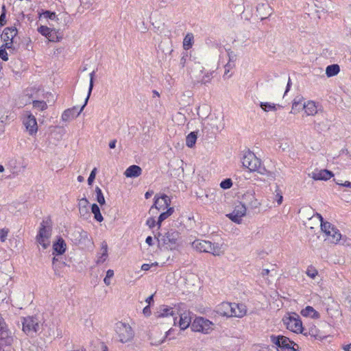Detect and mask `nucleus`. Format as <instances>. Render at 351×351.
Here are the masks:
<instances>
[{
    "mask_svg": "<svg viewBox=\"0 0 351 351\" xmlns=\"http://www.w3.org/2000/svg\"><path fill=\"white\" fill-rule=\"evenodd\" d=\"M191 245L193 249L199 252L210 253L213 256H220L224 252L223 244L211 243L209 241L196 239Z\"/></svg>",
    "mask_w": 351,
    "mask_h": 351,
    "instance_id": "nucleus-1",
    "label": "nucleus"
},
{
    "mask_svg": "<svg viewBox=\"0 0 351 351\" xmlns=\"http://www.w3.org/2000/svg\"><path fill=\"white\" fill-rule=\"evenodd\" d=\"M23 331L27 335L40 332L43 330V318L39 316H28L22 318Z\"/></svg>",
    "mask_w": 351,
    "mask_h": 351,
    "instance_id": "nucleus-2",
    "label": "nucleus"
},
{
    "mask_svg": "<svg viewBox=\"0 0 351 351\" xmlns=\"http://www.w3.org/2000/svg\"><path fill=\"white\" fill-rule=\"evenodd\" d=\"M242 164L250 171H257L261 175L267 174V169L261 165V160L251 151H246L242 157Z\"/></svg>",
    "mask_w": 351,
    "mask_h": 351,
    "instance_id": "nucleus-3",
    "label": "nucleus"
},
{
    "mask_svg": "<svg viewBox=\"0 0 351 351\" xmlns=\"http://www.w3.org/2000/svg\"><path fill=\"white\" fill-rule=\"evenodd\" d=\"M155 237L158 241L159 246H162L166 250H173L178 246V241L180 237L178 231L171 230L165 234L158 232Z\"/></svg>",
    "mask_w": 351,
    "mask_h": 351,
    "instance_id": "nucleus-4",
    "label": "nucleus"
},
{
    "mask_svg": "<svg viewBox=\"0 0 351 351\" xmlns=\"http://www.w3.org/2000/svg\"><path fill=\"white\" fill-rule=\"evenodd\" d=\"M18 34V29L16 27H5L1 35V38L5 43L4 46L10 50V52L16 51V48L14 46L16 43L14 38Z\"/></svg>",
    "mask_w": 351,
    "mask_h": 351,
    "instance_id": "nucleus-5",
    "label": "nucleus"
},
{
    "mask_svg": "<svg viewBox=\"0 0 351 351\" xmlns=\"http://www.w3.org/2000/svg\"><path fill=\"white\" fill-rule=\"evenodd\" d=\"M214 324L209 319L197 317L191 324V328L193 331L199 332L204 334H209L213 330Z\"/></svg>",
    "mask_w": 351,
    "mask_h": 351,
    "instance_id": "nucleus-6",
    "label": "nucleus"
},
{
    "mask_svg": "<svg viewBox=\"0 0 351 351\" xmlns=\"http://www.w3.org/2000/svg\"><path fill=\"white\" fill-rule=\"evenodd\" d=\"M282 321L288 330L295 333H303L302 322L298 314L295 313L289 314L288 317H285Z\"/></svg>",
    "mask_w": 351,
    "mask_h": 351,
    "instance_id": "nucleus-7",
    "label": "nucleus"
},
{
    "mask_svg": "<svg viewBox=\"0 0 351 351\" xmlns=\"http://www.w3.org/2000/svg\"><path fill=\"white\" fill-rule=\"evenodd\" d=\"M154 199V204L149 211V213L152 215L156 214L158 211L164 210L165 208L167 209L170 207L171 199L166 194H162L160 196L156 195Z\"/></svg>",
    "mask_w": 351,
    "mask_h": 351,
    "instance_id": "nucleus-8",
    "label": "nucleus"
},
{
    "mask_svg": "<svg viewBox=\"0 0 351 351\" xmlns=\"http://www.w3.org/2000/svg\"><path fill=\"white\" fill-rule=\"evenodd\" d=\"M270 339L271 341L276 346V349L277 351H279L278 348L284 350H288V351H290L294 346L299 348L297 343L283 335L276 336L272 335L270 336Z\"/></svg>",
    "mask_w": 351,
    "mask_h": 351,
    "instance_id": "nucleus-9",
    "label": "nucleus"
},
{
    "mask_svg": "<svg viewBox=\"0 0 351 351\" xmlns=\"http://www.w3.org/2000/svg\"><path fill=\"white\" fill-rule=\"evenodd\" d=\"M13 337L8 329L4 319L0 317V351H4V346H11Z\"/></svg>",
    "mask_w": 351,
    "mask_h": 351,
    "instance_id": "nucleus-10",
    "label": "nucleus"
},
{
    "mask_svg": "<svg viewBox=\"0 0 351 351\" xmlns=\"http://www.w3.org/2000/svg\"><path fill=\"white\" fill-rule=\"evenodd\" d=\"M322 230L327 235L328 239L333 243H337L340 241L341 234L339 230L335 228L333 225L328 221H322L321 223Z\"/></svg>",
    "mask_w": 351,
    "mask_h": 351,
    "instance_id": "nucleus-11",
    "label": "nucleus"
},
{
    "mask_svg": "<svg viewBox=\"0 0 351 351\" xmlns=\"http://www.w3.org/2000/svg\"><path fill=\"white\" fill-rule=\"evenodd\" d=\"M116 331L119 336V341L121 343L128 342L134 337L132 328L130 326V325L123 322L117 324Z\"/></svg>",
    "mask_w": 351,
    "mask_h": 351,
    "instance_id": "nucleus-12",
    "label": "nucleus"
},
{
    "mask_svg": "<svg viewBox=\"0 0 351 351\" xmlns=\"http://www.w3.org/2000/svg\"><path fill=\"white\" fill-rule=\"evenodd\" d=\"M45 223V221H43L41 223L38 233L36 236V241L40 245H42L43 249H47L49 245V242L48 241V239L50 237V232L49 230H47Z\"/></svg>",
    "mask_w": 351,
    "mask_h": 351,
    "instance_id": "nucleus-13",
    "label": "nucleus"
},
{
    "mask_svg": "<svg viewBox=\"0 0 351 351\" xmlns=\"http://www.w3.org/2000/svg\"><path fill=\"white\" fill-rule=\"evenodd\" d=\"M23 123L30 135L32 136L37 132L38 125L36 119L30 112H27Z\"/></svg>",
    "mask_w": 351,
    "mask_h": 351,
    "instance_id": "nucleus-14",
    "label": "nucleus"
},
{
    "mask_svg": "<svg viewBox=\"0 0 351 351\" xmlns=\"http://www.w3.org/2000/svg\"><path fill=\"white\" fill-rule=\"evenodd\" d=\"M70 239L75 244L85 243L86 241L88 240V234L82 228L77 227L70 233Z\"/></svg>",
    "mask_w": 351,
    "mask_h": 351,
    "instance_id": "nucleus-15",
    "label": "nucleus"
},
{
    "mask_svg": "<svg viewBox=\"0 0 351 351\" xmlns=\"http://www.w3.org/2000/svg\"><path fill=\"white\" fill-rule=\"evenodd\" d=\"M247 208L245 206L240 202L238 205H236L234 210L227 215V217L233 222L240 223L242 217L245 215Z\"/></svg>",
    "mask_w": 351,
    "mask_h": 351,
    "instance_id": "nucleus-16",
    "label": "nucleus"
},
{
    "mask_svg": "<svg viewBox=\"0 0 351 351\" xmlns=\"http://www.w3.org/2000/svg\"><path fill=\"white\" fill-rule=\"evenodd\" d=\"M214 312L222 317H233L234 308L232 302H223L216 306Z\"/></svg>",
    "mask_w": 351,
    "mask_h": 351,
    "instance_id": "nucleus-17",
    "label": "nucleus"
},
{
    "mask_svg": "<svg viewBox=\"0 0 351 351\" xmlns=\"http://www.w3.org/2000/svg\"><path fill=\"white\" fill-rule=\"evenodd\" d=\"M88 99L86 97L84 104L81 106L80 109L78 110V107L74 106L72 108L64 110L62 114V119L64 121H68L77 117L81 112L83 110L84 107L88 103Z\"/></svg>",
    "mask_w": 351,
    "mask_h": 351,
    "instance_id": "nucleus-18",
    "label": "nucleus"
},
{
    "mask_svg": "<svg viewBox=\"0 0 351 351\" xmlns=\"http://www.w3.org/2000/svg\"><path fill=\"white\" fill-rule=\"evenodd\" d=\"M241 203L246 208L251 209L257 208L261 205L259 201L256 199L254 193L251 192H247L243 195Z\"/></svg>",
    "mask_w": 351,
    "mask_h": 351,
    "instance_id": "nucleus-19",
    "label": "nucleus"
},
{
    "mask_svg": "<svg viewBox=\"0 0 351 351\" xmlns=\"http://www.w3.org/2000/svg\"><path fill=\"white\" fill-rule=\"evenodd\" d=\"M272 13V8L268 3H259L256 6V16L261 20L268 18Z\"/></svg>",
    "mask_w": 351,
    "mask_h": 351,
    "instance_id": "nucleus-20",
    "label": "nucleus"
},
{
    "mask_svg": "<svg viewBox=\"0 0 351 351\" xmlns=\"http://www.w3.org/2000/svg\"><path fill=\"white\" fill-rule=\"evenodd\" d=\"M311 176L315 180H328L333 177L334 174L328 169H315L311 173Z\"/></svg>",
    "mask_w": 351,
    "mask_h": 351,
    "instance_id": "nucleus-21",
    "label": "nucleus"
},
{
    "mask_svg": "<svg viewBox=\"0 0 351 351\" xmlns=\"http://www.w3.org/2000/svg\"><path fill=\"white\" fill-rule=\"evenodd\" d=\"M157 317H165L172 316L173 317L174 322L177 319V317H175L176 313H174L173 308L171 307H169L167 306H161L160 308L156 313Z\"/></svg>",
    "mask_w": 351,
    "mask_h": 351,
    "instance_id": "nucleus-22",
    "label": "nucleus"
},
{
    "mask_svg": "<svg viewBox=\"0 0 351 351\" xmlns=\"http://www.w3.org/2000/svg\"><path fill=\"white\" fill-rule=\"evenodd\" d=\"M53 254L62 255L66 251V243L64 240L60 237L53 245Z\"/></svg>",
    "mask_w": 351,
    "mask_h": 351,
    "instance_id": "nucleus-23",
    "label": "nucleus"
},
{
    "mask_svg": "<svg viewBox=\"0 0 351 351\" xmlns=\"http://www.w3.org/2000/svg\"><path fill=\"white\" fill-rule=\"evenodd\" d=\"M142 173V169L136 165H132L128 167L124 172V175L127 178H136Z\"/></svg>",
    "mask_w": 351,
    "mask_h": 351,
    "instance_id": "nucleus-24",
    "label": "nucleus"
},
{
    "mask_svg": "<svg viewBox=\"0 0 351 351\" xmlns=\"http://www.w3.org/2000/svg\"><path fill=\"white\" fill-rule=\"evenodd\" d=\"M232 306L234 308L233 317L241 318L244 315H246L247 313V307L245 304L243 303H232Z\"/></svg>",
    "mask_w": 351,
    "mask_h": 351,
    "instance_id": "nucleus-25",
    "label": "nucleus"
},
{
    "mask_svg": "<svg viewBox=\"0 0 351 351\" xmlns=\"http://www.w3.org/2000/svg\"><path fill=\"white\" fill-rule=\"evenodd\" d=\"M300 313L304 317L313 319H319L320 317V314L311 306H306V308L301 311Z\"/></svg>",
    "mask_w": 351,
    "mask_h": 351,
    "instance_id": "nucleus-26",
    "label": "nucleus"
},
{
    "mask_svg": "<svg viewBox=\"0 0 351 351\" xmlns=\"http://www.w3.org/2000/svg\"><path fill=\"white\" fill-rule=\"evenodd\" d=\"M173 207H169L166 211L162 210V212L159 215L157 221V226H158V228H160L162 222L164 221L169 217H170L173 213Z\"/></svg>",
    "mask_w": 351,
    "mask_h": 351,
    "instance_id": "nucleus-27",
    "label": "nucleus"
},
{
    "mask_svg": "<svg viewBox=\"0 0 351 351\" xmlns=\"http://www.w3.org/2000/svg\"><path fill=\"white\" fill-rule=\"evenodd\" d=\"M191 317L185 313L180 315L179 326L181 330L186 329L191 324Z\"/></svg>",
    "mask_w": 351,
    "mask_h": 351,
    "instance_id": "nucleus-28",
    "label": "nucleus"
},
{
    "mask_svg": "<svg viewBox=\"0 0 351 351\" xmlns=\"http://www.w3.org/2000/svg\"><path fill=\"white\" fill-rule=\"evenodd\" d=\"M340 72V66L337 64L328 65L326 69V75L328 77L337 75Z\"/></svg>",
    "mask_w": 351,
    "mask_h": 351,
    "instance_id": "nucleus-29",
    "label": "nucleus"
},
{
    "mask_svg": "<svg viewBox=\"0 0 351 351\" xmlns=\"http://www.w3.org/2000/svg\"><path fill=\"white\" fill-rule=\"evenodd\" d=\"M303 109L307 115H313L317 112V106L313 101H308L303 104Z\"/></svg>",
    "mask_w": 351,
    "mask_h": 351,
    "instance_id": "nucleus-30",
    "label": "nucleus"
},
{
    "mask_svg": "<svg viewBox=\"0 0 351 351\" xmlns=\"http://www.w3.org/2000/svg\"><path fill=\"white\" fill-rule=\"evenodd\" d=\"M197 131L190 132L186 138V145L187 147L192 148L195 146L197 138Z\"/></svg>",
    "mask_w": 351,
    "mask_h": 351,
    "instance_id": "nucleus-31",
    "label": "nucleus"
},
{
    "mask_svg": "<svg viewBox=\"0 0 351 351\" xmlns=\"http://www.w3.org/2000/svg\"><path fill=\"white\" fill-rule=\"evenodd\" d=\"M259 106L265 112L276 111L278 108L282 107L280 105L270 102H260Z\"/></svg>",
    "mask_w": 351,
    "mask_h": 351,
    "instance_id": "nucleus-32",
    "label": "nucleus"
},
{
    "mask_svg": "<svg viewBox=\"0 0 351 351\" xmlns=\"http://www.w3.org/2000/svg\"><path fill=\"white\" fill-rule=\"evenodd\" d=\"M91 212L94 215V219L98 221L101 222L104 220V217L101 213L100 208L99 206L94 203L91 206Z\"/></svg>",
    "mask_w": 351,
    "mask_h": 351,
    "instance_id": "nucleus-33",
    "label": "nucleus"
},
{
    "mask_svg": "<svg viewBox=\"0 0 351 351\" xmlns=\"http://www.w3.org/2000/svg\"><path fill=\"white\" fill-rule=\"evenodd\" d=\"M193 34L192 33H187L183 40V48L185 50H189L193 46Z\"/></svg>",
    "mask_w": 351,
    "mask_h": 351,
    "instance_id": "nucleus-34",
    "label": "nucleus"
},
{
    "mask_svg": "<svg viewBox=\"0 0 351 351\" xmlns=\"http://www.w3.org/2000/svg\"><path fill=\"white\" fill-rule=\"evenodd\" d=\"M101 255L98 258L97 261V264L103 263L108 257V245L106 241H103L101 243Z\"/></svg>",
    "mask_w": 351,
    "mask_h": 351,
    "instance_id": "nucleus-35",
    "label": "nucleus"
},
{
    "mask_svg": "<svg viewBox=\"0 0 351 351\" xmlns=\"http://www.w3.org/2000/svg\"><path fill=\"white\" fill-rule=\"evenodd\" d=\"M38 32L45 36L46 38L50 37V34L51 32H55L56 29H51L45 25H40L37 29Z\"/></svg>",
    "mask_w": 351,
    "mask_h": 351,
    "instance_id": "nucleus-36",
    "label": "nucleus"
},
{
    "mask_svg": "<svg viewBox=\"0 0 351 351\" xmlns=\"http://www.w3.org/2000/svg\"><path fill=\"white\" fill-rule=\"evenodd\" d=\"M95 192L97 202L100 204V206H103L104 204H105L106 201L101 189L99 187L97 186L95 188Z\"/></svg>",
    "mask_w": 351,
    "mask_h": 351,
    "instance_id": "nucleus-37",
    "label": "nucleus"
},
{
    "mask_svg": "<svg viewBox=\"0 0 351 351\" xmlns=\"http://www.w3.org/2000/svg\"><path fill=\"white\" fill-rule=\"evenodd\" d=\"M32 104L33 107L39 110L43 111L47 108V105L45 101L34 100Z\"/></svg>",
    "mask_w": 351,
    "mask_h": 351,
    "instance_id": "nucleus-38",
    "label": "nucleus"
},
{
    "mask_svg": "<svg viewBox=\"0 0 351 351\" xmlns=\"http://www.w3.org/2000/svg\"><path fill=\"white\" fill-rule=\"evenodd\" d=\"M40 17L43 15L45 18L55 20L56 18V14L55 12H52L50 10H42V13H40Z\"/></svg>",
    "mask_w": 351,
    "mask_h": 351,
    "instance_id": "nucleus-39",
    "label": "nucleus"
},
{
    "mask_svg": "<svg viewBox=\"0 0 351 351\" xmlns=\"http://www.w3.org/2000/svg\"><path fill=\"white\" fill-rule=\"evenodd\" d=\"M6 24V9L5 5L1 6V12L0 15V27L4 26Z\"/></svg>",
    "mask_w": 351,
    "mask_h": 351,
    "instance_id": "nucleus-40",
    "label": "nucleus"
},
{
    "mask_svg": "<svg viewBox=\"0 0 351 351\" xmlns=\"http://www.w3.org/2000/svg\"><path fill=\"white\" fill-rule=\"evenodd\" d=\"M95 71H93L90 73V83H89V87H88V95L86 96V98L89 99V97L90 96V94L92 93L93 86H94V77H95Z\"/></svg>",
    "mask_w": 351,
    "mask_h": 351,
    "instance_id": "nucleus-41",
    "label": "nucleus"
},
{
    "mask_svg": "<svg viewBox=\"0 0 351 351\" xmlns=\"http://www.w3.org/2000/svg\"><path fill=\"white\" fill-rule=\"evenodd\" d=\"M232 186V181L230 178H226L222 180L220 183L221 188L223 189H228Z\"/></svg>",
    "mask_w": 351,
    "mask_h": 351,
    "instance_id": "nucleus-42",
    "label": "nucleus"
},
{
    "mask_svg": "<svg viewBox=\"0 0 351 351\" xmlns=\"http://www.w3.org/2000/svg\"><path fill=\"white\" fill-rule=\"evenodd\" d=\"M6 49H8V48L4 46V44L0 47V58L4 61L8 60V54Z\"/></svg>",
    "mask_w": 351,
    "mask_h": 351,
    "instance_id": "nucleus-43",
    "label": "nucleus"
},
{
    "mask_svg": "<svg viewBox=\"0 0 351 351\" xmlns=\"http://www.w3.org/2000/svg\"><path fill=\"white\" fill-rule=\"evenodd\" d=\"M97 168L95 167L90 172L88 178V184L89 185H91L93 184V182H94L95 179V176H96V173H97Z\"/></svg>",
    "mask_w": 351,
    "mask_h": 351,
    "instance_id": "nucleus-44",
    "label": "nucleus"
},
{
    "mask_svg": "<svg viewBox=\"0 0 351 351\" xmlns=\"http://www.w3.org/2000/svg\"><path fill=\"white\" fill-rule=\"evenodd\" d=\"M47 38L51 42H58V41L60 40L62 37L59 36L57 34L56 31H55V32H51V34H50V37H48Z\"/></svg>",
    "mask_w": 351,
    "mask_h": 351,
    "instance_id": "nucleus-45",
    "label": "nucleus"
},
{
    "mask_svg": "<svg viewBox=\"0 0 351 351\" xmlns=\"http://www.w3.org/2000/svg\"><path fill=\"white\" fill-rule=\"evenodd\" d=\"M212 74L213 73H207L203 76V78L201 80V84H206L207 83H209L212 79Z\"/></svg>",
    "mask_w": 351,
    "mask_h": 351,
    "instance_id": "nucleus-46",
    "label": "nucleus"
},
{
    "mask_svg": "<svg viewBox=\"0 0 351 351\" xmlns=\"http://www.w3.org/2000/svg\"><path fill=\"white\" fill-rule=\"evenodd\" d=\"M306 274L311 278H315L317 275V271L313 267H308L306 271Z\"/></svg>",
    "mask_w": 351,
    "mask_h": 351,
    "instance_id": "nucleus-47",
    "label": "nucleus"
},
{
    "mask_svg": "<svg viewBox=\"0 0 351 351\" xmlns=\"http://www.w3.org/2000/svg\"><path fill=\"white\" fill-rule=\"evenodd\" d=\"M88 204V201L86 197H83L81 199H80V202H79L80 209H81V208L86 209Z\"/></svg>",
    "mask_w": 351,
    "mask_h": 351,
    "instance_id": "nucleus-48",
    "label": "nucleus"
},
{
    "mask_svg": "<svg viewBox=\"0 0 351 351\" xmlns=\"http://www.w3.org/2000/svg\"><path fill=\"white\" fill-rule=\"evenodd\" d=\"M146 224L150 228H153L155 227L156 225H157V222H156V220L154 217H149L147 219L146 221Z\"/></svg>",
    "mask_w": 351,
    "mask_h": 351,
    "instance_id": "nucleus-49",
    "label": "nucleus"
},
{
    "mask_svg": "<svg viewBox=\"0 0 351 351\" xmlns=\"http://www.w3.org/2000/svg\"><path fill=\"white\" fill-rule=\"evenodd\" d=\"M8 229L3 228V229L0 230V240L1 241H5L7 236H8Z\"/></svg>",
    "mask_w": 351,
    "mask_h": 351,
    "instance_id": "nucleus-50",
    "label": "nucleus"
},
{
    "mask_svg": "<svg viewBox=\"0 0 351 351\" xmlns=\"http://www.w3.org/2000/svg\"><path fill=\"white\" fill-rule=\"evenodd\" d=\"M301 108H303V104L294 100L292 105V110H299Z\"/></svg>",
    "mask_w": 351,
    "mask_h": 351,
    "instance_id": "nucleus-51",
    "label": "nucleus"
},
{
    "mask_svg": "<svg viewBox=\"0 0 351 351\" xmlns=\"http://www.w3.org/2000/svg\"><path fill=\"white\" fill-rule=\"evenodd\" d=\"M156 265H158V263L156 262L151 265L145 263L141 266V269L142 270L147 271L151 268V267Z\"/></svg>",
    "mask_w": 351,
    "mask_h": 351,
    "instance_id": "nucleus-52",
    "label": "nucleus"
},
{
    "mask_svg": "<svg viewBox=\"0 0 351 351\" xmlns=\"http://www.w3.org/2000/svg\"><path fill=\"white\" fill-rule=\"evenodd\" d=\"M276 197V200L278 204V205L281 204L282 202V200H283V197H282V194L280 193H277Z\"/></svg>",
    "mask_w": 351,
    "mask_h": 351,
    "instance_id": "nucleus-53",
    "label": "nucleus"
},
{
    "mask_svg": "<svg viewBox=\"0 0 351 351\" xmlns=\"http://www.w3.org/2000/svg\"><path fill=\"white\" fill-rule=\"evenodd\" d=\"M229 61L234 62L236 60L237 56L234 53L233 51L228 52Z\"/></svg>",
    "mask_w": 351,
    "mask_h": 351,
    "instance_id": "nucleus-54",
    "label": "nucleus"
},
{
    "mask_svg": "<svg viewBox=\"0 0 351 351\" xmlns=\"http://www.w3.org/2000/svg\"><path fill=\"white\" fill-rule=\"evenodd\" d=\"M59 261H60L58 260V258H56L55 256L52 259L53 268L55 271H57V263H58Z\"/></svg>",
    "mask_w": 351,
    "mask_h": 351,
    "instance_id": "nucleus-55",
    "label": "nucleus"
},
{
    "mask_svg": "<svg viewBox=\"0 0 351 351\" xmlns=\"http://www.w3.org/2000/svg\"><path fill=\"white\" fill-rule=\"evenodd\" d=\"M143 314L146 316H149L151 314V310L149 306H145L143 310Z\"/></svg>",
    "mask_w": 351,
    "mask_h": 351,
    "instance_id": "nucleus-56",
    "label": "nucleus"
},
{
    "mask_svg": "<svg viewBox=\"0 0 351 351\" xmlns=\"http://www.w3.org/2000/svg\"><path fill=\"white\" fill-rule=\"evenodd\" d=\"M146 243H147L149 246L153 245V238L151 236H148L145 240Z\"/></svg>",
    "mask_w": 351,
    "mask_h": 351,
    "instance_id": "nucleus-57",
    "label": "nucleus"
},
{
    "mask_svg": "<svg viewBox=\"0 0 351 351\" xmlns=\"http://www.w3.org/2000/svg\"><path fill=\"white\" fill-rule=\"evenodd\" d=\"M291 86V81L290 77H289V80H288V82H287V87H286V90H285V95H286L289 92V90H290Z\"/></svg>",
    "mask_w": 351,
    "mask_h": 351,
    "instance_id": "nucleus-58",
    "label": "nucleus"
},
{
    "mask_svg": "<svg viewBox=\"0 0 351 351\" xmlns=\"http://www.w3.org/2000/svg\"><path fill=\"white\" fill-rule=\"evenodd\" d=\"M114 276V271L112 269H108L106 272L107 278H111Z\"/></svg>",
    "mask_w": 351,
    "mask_h": 351,
    "instance_id": "nucleus-59",
    "label": "nucleus"
},
{
    "mask_svg": "<svg viewBox=\"0 0 351 351\" xmlns=\"http://www.w3.org/2000/svg\"><path fill=\"white\" fill-rule=\"evenodd\" d=\"M116 143H117V140L114 139L112 141H111L110 143H109V147L110 149H114L116 147Z\"/></svg>",
    "mask_w": 351,
    "mask_h": 351,
    "instance_id": "nucleus-60",
    "label": "nucleus"
},
{
    "mask_svg": "<svg viewBox=\"0 0 351 351\" xmlns=\"http://www.w3.org/2000/svg\"><path fill=\"white\" fill-rule=\"evenodd\" d=\"M153 194H154V191H147L145 193V199L150 198Z\"/></svg>",
    "mask_w": 351,
    "mask_h": 351,
    "instance_id": "nucleus-61",
    "label": "nucleus"
},
{
    "mask_svg": "<svg viewBox=\"0 0 351 351\" xmlns=\"http://www.w3.org/2000/svg\"><path fill=\"white\" fill-rule=\"evenodd\" d=\"M146 302L149 304H151V303L154 302V295H151L146 299Z\"/></svg>",
    "mask_w": 351,
    "mask_h": 351,
    "instance_id": "nucleus-62",
    "label": "nucleus"
},
{
    "mask_svg": "<svg viewBox=\"0 0 351 351\" xmlns=\"http://www.w3.org/2000/svg\"><path fill=\"white\" fill-rule=\"evenodd\" d=\"M342 186L351 188V182L346 181L344 183H342Z\"/></svg>",
    "mask_w": 351,
    "mask_h": 351,
    "instance_id": "nucleus-63",
    "label": "nucleus"
},
{
    "mask_svg": "<svg viewBox=\"0 0 351 351\" xmlns=\"http://www.w3.org/2000/svg\"><path fill=\"white\" fill-rule=\"evenodd\" d=\"M344 350L345 351H351V343L345 346Z\"/></svg>",
    "mask_w": 351,
    "mask_h": 351,
    "instance_id": "nucleus-64",
    "label": "nucleus"
}]
</instances>
